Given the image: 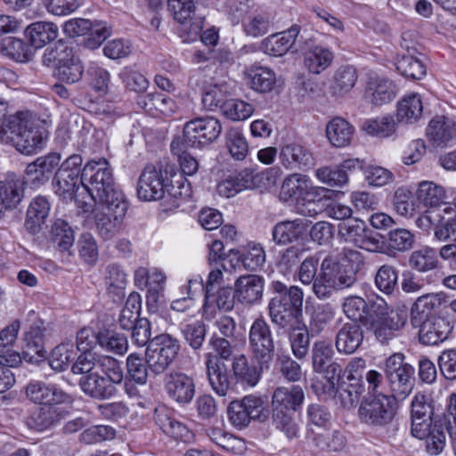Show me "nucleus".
I'll list each match as a JSON object with an SVG mask.
<instances>
[{"label": "nucleus", "mask_w": 456, "mask_h": 456, "mask_svg": "<svg viewBox=\"0 0 456 456\" xmlns=\"http://www.w3.org/2000/svg\"><path fill=\"white\" fill-rule=\"evenodd\" d=\"M309 222L297 218L277 223L272 230L273 240L277 245H288L305 240L308 232Z\"/></svg>", "instance_id": "21"}, {"label": "nucleus", "mask_w": 456, "mask_h": 456, "mask_svg": "<svg viewBox=\"0 0 456 456\" xmlns=\"http://www.w3.org/2000/svg\"><path fill=\"white\" fill-rule=\"evenodd\" d=\"M249 87L260 94L271 92L276 84V75L265 66L252 65L245 71Z\"/></svg>", "instance_id": "35"}, {"label": "nucleus", "mask_w": 456, "mask_h": 456, "mask_svg": "<svg viewBox=\"0 0 456 456\" xmlns=\"http://www.w3.org/2000/svg\"><path fill=\"white\" fill-rule=\"evenodd\" d=\"M77 352V345L74 343H61L52 350L48 360L49 365L56 371H62L75 360Z\"/></svg>", "instance_id": "52"}, {"label": "nucleus", "mask_w": 456, "mask_h": 456, "mask_svg": "<svg viewBox=\"0 0 456 456\" xmlns=\"http://www.w3.org/2000/svg\"><path fill=\"white\" fill-rule=\"evenodd\" d=\"M35 123L12 142L15 149L22 154L32 155L41 150L47 139L48 132Z\"/></svg>", "instance_id": "31"}, {"label": "nucleus", "mask_w": 456, "mask_h": 456, "mask_svg": "<svg viewBox=\"0 0 456 456\" xmlns=\"http://www.w3.org/2000/svg\"><path fill=\"white\" fill-rule=\"evenodd\" d=\"M102 210L95 215V226L99 236L109 240L118 235L122 229L123 221L128 208L126 200L100 204Z\"/></svg>", "instance_id": "11"}, {"label": "nucleus", "mask_w": 456, "mask_h": 456, "mask_svg": "<svg viewBox=\"0 0 456 456\" xmlns=\"http://www.w3.org/2000/svg\"><path fill=\"white\" fill-rule=\"evenodd\" d=\"M364 332L360 323L346 322L337 331L335 347L339 354H352L362 346Z\"/></svg>", "instance_id": "23"}, {"label": "nucleus", "mask_w": 456, "mask_h": 456, "mask_svg": "<svg viewBox=\"0 0 456 456\" xmlns=\"http://www.w3.org/2000/svg\"><path fill=\"white\" fill-rule=\"evenodd\" d=\"M358 75L356 69L350 65L339 67L334 73L329 92L337 99L346 96L355 86Z\"/></svg>", "instance_id": "37"}, {"label": "nucleus", "mask_w": 456, "mask_h": 456, "mask_svg": "<svg viewBox=\"0 0 456 456\" xmlns=\"http://www.w3.org/2000/svg\"><path fill=\"white\" fill-rule=\"evenodd\" d=\"M304 400L305 393L300 386L278 387L272 395V409L296 412L301 409Z\"/></svg>", "instance_id": "25"}, {"label": "nucleus", "mask_w": 456, "mask_h": 456, "mask_svg": "<svg viewBox=\"0 0 456 456\" xmlns=\"http://www.w3.org/2000/svg\"><path fill=\"white\" fill-rule=\"evenodd\" d=\"M396 400L388 394H368L363 396L358 408L359 420L370 427H385L394 419Z\"/></svg>", "instance_id": "4"}, {"label": "nucleus", "mask_w": 456, "mask_h": 456, "mask_svg": "<svg viewBox=\"0 0 456 456\" xmlns=\"http://www.w3.org/2000/svg\"><path fill=\"white\" fill-rule=\"evenodd\" d=\"M206 434L211 442L224 452L241 454L247 449L243 439L221 428L211 427L206 430Z\"/></svg>", "instance_id": "40"}, {"label": "nucleus", "mask_w": 456, "mask_h": 456, "mask_svg": "<svg viewBox=\"0 0 456 456\" xmlns=\"http://www.w3.org/2000/svg\"><path fill=\"white\" fill-rule=\"evenodd\" d=\"M193 0H167V10L180 24L179 36L183 42H193L203 29V18L195 16Z\"/></svg>", "instance_id": "8"}, {"label": "nucleus", "mask_w": 456, "mask_h": 456, "mask_svg": "<svg viewBox=\"0 0 456 456\" xmlns=\"http://www.w3.org/2000/svg\"><path fill=\"white\" fill-rule=\"evenodd\" d=\"M427 135L436 146L446 144L456 137V122L444 116L435 117L427 127Z\"/></svg>", "instance_id": "34"}, {"label": "nucleus", "mask_w": 456, "mask_h": 456, "mask_svg": "<svg viewBox=\"0 0 456 456\" xmlns=\"http://www.w3.org/2000/svg\"><path fill=\"white\" fill-rule=\"evenodd\" d=\"M143 107L149 110H156L163 115H171L175 112V102L167 94L163 93H150L142 97Z\"/></svg>", "instance_id": "64"}, {"label": "nucleus", "mask_w": 456, "mask_h": 456, "mask_svg": "<svg viewBox=\"0 0 456 456\" xmlns=\"http://www.w3.org/2000/svg\"><path fill=\"white\" fill-rule=\"evenodd\" d=\"M107 292L114 303H120L125 297L127 284L126 273L117 264L108 265L104 272Z\"/></svg>", "instance_id": "36"}, {"label": "nucleus", "mask_w": 456, "mask_h": 456, "mask_svg": "<svg viewBox=\"0 0 456 456\" xmlns=\"http://www.w3.org/2000/svg\"><path fill=\"white\" fill-rule=\"evenodd\" d=\"M417 200L429 208H436L441 205L445 197L444 188L433 182L422 181L416 191Z\"/></svg>", "instance_id": "55"}, {"label": "nucleus", "mask_w": 456, "mask_h": 456, "mask_svg": "<svg viewBox=\"0 0 456 456\" xmlns=\"http://www.w3.org/2000/svg\"><path fill=\"white\" fill-rule=\"evenodd\" d=\"M354 129L346 119L337 117L326 126V134L330 142L338 148L350 144Z\"/></svg>", "instance_id": "42"}, {"label": "nucleus", "mask_w": 456, "mask_h": 456, "mask_svg": "<svg viewBox=\"0 0 456 456\" xmlns=\"http://www.w3.org/2000/svg\"><path fill=\"white\" fill-rule=\"evenodd\" d=\"M60 420V415L53 404L43 405L32 411L28 424L31 428L42 431Z\"/></svg>", "instance_id": "54"}, {"label": "nucleus", "mask_w": 456, "mask_h": 456, "mask_svg": "<svg viewBox=\"0 0 456 456\" xmlns=\"http://www.w3.org/2000/svg\"><path fill=\"white\" fill-rule=\"evenodd\" d=\"M295 412L272 409V422L289 440L299 437L300 428L294 417Z\"/></svg>", "instance_id": "53"}, {"label": "nucleus", "mask_w": 456, "mask_h": 456, "mask_svg": "<svg viewBox=\"0 0 456 456\" xmlns=\"http://www.w3.org/2000/svg\"><path fill=\"white\" fill-rule=\"evenodd\" d=\"M414 368L404 362V355L396 353L386 361L385 373L389 383L390 396L404 399L414 387Z\"/></svg>", "instance_id": "7"}, {"label": "nucleus", "mask_w": 456, "mask_h": 456, "mask_svg": "<svg viewBox=\"0 0 456 456\" xmlns=\"http://www.w3.org/2000/svg\"><path fill=\"white\" fill-rule=\"evenodd\" d=\"M308 176L294 173L289 175L282 182L280 198L283 201L296 200L300 202L304 191L307 189Z\"/></svg>", "instance_id": "46"}, {"label": "nucleus", "mask_w": 456, "mask_h": 456, "mask_svg": "<svg viewBox=\"0 0 456 456\" xmlns=\"http://www.w3.org/2000/svg\"><path fill=\"white\" fill-rule=\"evenodd\" d=\"M75 55L73 49L62 40L46 48L43 55V63L47 67H56L69 61Z\"/></svg>", "instance_id": "56"}, {"label": "nucleus", "mask_w": 456, "mask_h": 456, "mask_svg": "<svg viewBox=\"0 0 456 456\" xmlns=\"http://www.w3.org/2000/svg\"><path fill=\"white\" fill-rule=\"evenodd\" d=\"M415 53V48H408L406 53L399 54L395 61V68L406 78L419 80L425 77L427 69L423 61Z\"/></svg>", "instance_id": "33"}, {"label": "nucleus", "mask_w": 456, "mask_h": 456, "mask_svg": "<svg viewBox=\"0 0 456 456\" xmlns=\"http://www.w3.org/2000/svg\"><path fill=\"white\" fill-rule=\"evenodd\" d=\"M35 123H39V119L29 110H19L14 114L5 116L2 119L0 127L2 140L12 142L16 137L25 133L28 128H31Z\"/></svg>", "instance_id": "18"}, {"label": "nucleus", "mask_w": 456, "mask_h": 456, "mask_svg": "<svg viewBox=\"0 0 456 456\" xmlns=\"http://www.w3.org/2000/svg\"><path fill=\"white\" fill-rule=\"evenodd\" d=\"M387 310L386 301L378 297L375 302L370 303L369 314L362 320V325L383 345L399 336L408 319L405 309L390 312Z\"/></svg>", "instance_id": "3"}, {"label": "nucleus", "mask_w": 456, "mask_h": 456, "mask_svg": "<svg viewBox=\"0 0 456 456\" xmlns=\"http://www.w3.org/2000/svg\"><path fill=\"white\" fill-rule=\"evenodd\" d=\"M270 303L281 304L288 308L303 309L304 291L297 285H288L281 281L269 284Z\"/></svg>", "instance_id": "22"}, {"label": "nucleus", "mask_w": 456, "mask_h": 456, "mask_svg": "<svg viewBox=\"0 0 456 456\" xmlns=\"http://www.w3.org/2000/svg\"><path fill=\"white\" fill-rule=\"evenodd\" d=\"M24 190L23 180L16 176H8L0 182V199L9 209L16 208L24 198Z\"/></svg>", "instance_id": "45"}, {"label": "nucleus", "mask_w": 456, "mask_h": 456, "mask_svg": "<svg viewBox=\"0 0 456 456\" xmlns=\"http://www.w3.org/2000/svg\"><path fill=\"white\" fill-rule=\"evenodd\" d=\"M83 159L79 154H72L60 163L53 178L55 193L65 200H72L81 183Z\"/></svg>", "instance_id": "9"}, {"label": "nucleus", "mask_w": 456, "mask_h": 456, "mask_svg": "<svg viewBox=\"0 0 456 456\" xmlns=\"http://www.w3.org/2000/svg\"><path fill=\"white\" fill-rule=\"evenodd\" d=\"M279 159L281 164L289 170H307L314 163L312 151L296 142L281 146Z\"/></svg>", "instance_id": "17"}, {"label": "nucleus", "mask_w": 456, "mask_h": 456, "mask_svg": "<svg viewBox=\"0 0 456 456\" xmlns=\"http://www.w3.org/2000/svg\"><path fill=\"white\" fill-rule=\"evenodd\" d=\"M285 331L289 333L293 355L298 360L305 359L310 346L309 330L305 322Z\"/></svg>", "instance_id": "48"}, {"label": "nucleus", "mask_w": 456, "mask_h": 456, "mask_svg": "<svg viewBox=\"0 0 456 456\" xmlns=\"http://www.w3.org/2000/svg\"><path fill=\"white\" fill-rule=\"evenodd\" d=\"M417 326H419V342L427 346H435L444 342L453 330L452 322L443 316H432Z\"/></svg>", "instance_id": "16"}, {"label": "nucleus", "mask_w": 456, "mask_h": 456, "mask_svg": "<svg viewBox=\"0 0 456 456\" xmlns=\"http://www.w3.org/2000/svg\"><path fill=\"white\" fill-rule=\"evenodd\" d=\"M235 256L236 263L241 264L246 270L255 271L265 261V253L259 246L248 249H231V256Z\"/></svg>", "instance_id": "58"}, {"label": "nucleus", "mask_w": 456, "mask_h": 456, "mask_svg": "<svg viewBox=\"0 0 456 456\" xmlns=\"http://www.w3.org/2000/svg\"><path fill=\"white\" fill-rule=\"evenodd\" d=\"M333 59L334 54L330 49L315 45L305 53L304 64L310 73L318 75L331 65Z\"/></svg>", "instance_id": "43"}, {"label": "nucleus", "mask_w": 456, "mask_h": 456, "mask_svg": "<svg viewBox=\"0 0 456 456\" xmlns=\"http://www.w3.org/2000/svg\"><path fill=\"white\" fill-rule=\"evenodd\" d=\"M49 236L53 246L61 252L69 251L75 240L73 229L63 219H56L53 222Z\"/></svg>", "instance_id": "47"}, {"label": "nucleus", "mask_w": 456, "mask_h": 456, "mask_svg": "<svg viewBox=\"0 0 456 456\" xmlns=\"http://www.w3.org/2000/svg\"><path fill=\"white\" fill-rule=\"evenodd\" d=\"M223 127L219 119L206 116L192 118L183 126V137L191 148H202L217 140Z\"/></svg>", "instance_id": "10"}, {"label": "nucleus", "mask_w": 456, "mask_h": 456, "mask_svg": "<svg viewBox=\"0 0 456 456\" xmlns=\"http://www.w3.org/2000/svg\"><path fill=\"white\" fill-rule=\"evenodd\" d=\"M78 385L86 395L99 401L109 400L118 392L117 383L101 373L81 377Z\"/></svg>", "instance_id": "19"}, {"label": "nucleus", "mask_w": 456, "mask_h": 456, "mask_svg": "<svg viewBox=\"0 0 456 456\" xmlns=\"http://www.w3.org/2000/svg\"><path fill=\"white\" fill-rule=\"evenodd\" d=\"M180 331L184 341L194 351L202 347L207 334L206 324L202 321L181 324Z\"/></svg>", "instance_id": "60"}, {"label": "nucleus", "mask_w": 456, "mask_h": 456, "mask_svg": "<svg viewBox=\"0 0 456 456\" xmlns=\"http://www.w3.org/2000/svg\"><path fill=\"white\" fill-rule=\"evenodd\" d=\"M165 389L169 398L184 406L192 402L196 394V384L191 376L182 371H175L167 376Z\"/></svg>", "instance_id": "13"}, {"label": "nucleus", "mask_w": 456, "mask_h": 456, "mask_svg": "<svg viewBox=\"0 0 456 456\" xmlns=\"http://www.w3.org/2000/svg\"><path fill=\"white\" fill-rule=\"evenodd\" d=\"M248 348L260 369H268L273 360L275 345L271 327L263 316L256 318L249 327Z\"/></svg>", "instance_id": "6"}, {"label": "nucleus", "mask_w": 456, "mask_h": 456, "mask_svg": "<svg viewBox=\"0 0 456 456\" xmlns=\"http://www.w3.org/2000/svg\"><path fill=\"white\" fill-rule=\"evenodd\" d=\"M64 33L69 37H76L89 35L94 42V45H100L109 36L110 32L101 24L94 25L90 20L76 18L64 23Z\"/></svg>", "instance_id": "29"}, {"label": "nucleus", "mask_w": 456, "mask_h": 456, "mask_svg": "<svg viewBox=\"0 0 456 456\" xmlns=\"http://www.w3.org/2000/svg\"><path fill=\"white\" fill-rule=\"evenodd\" d=\"M45 322L41 319L36 320L24 334V347L22 355L28 362L37 361V357H45L46 351L45 350Z\"/></svg>", "instance_id": "26"}, {"label": "nucleus", "mask_w": 456, "mask_h": 456, "mask_svg": "<svg viewBox=\"0 0 456 456\" xmlns=\"http://www.w3.org/2000/svg\"><path fill=\"white\" fill-rule=\"evenodd\" d=\"M232 370L237 382L255 387L260 379L263 369L249 363L245 354H238L232 358Z\"/></svg>", "instance_id": "41"}, {"label": "nucleus", "mask_w": 456, "mask_h": 456, "mask_svg": "<svg viewBox=\"0 0 456 456\" xmlns=\"http://www.w3.org/2000/svg\"><path fill=\"white\" fill-rule=\"evenodd\" d=\"M299 31L300 27L293 25L287 30L272 34L261 41L259 49L272 56H282L293 46Z\"/></svg>", "instance_id": "24"}, {"label": "nucleus", "mask_w": 456, "mask_h": 456, "mask_svg": "<svg viewBox=\"0 0 456 456\" xmlns=\"http://www.w3.org/2000/svg\"><path fill=\"white\" fill-rule=\"evenodd\" d=\"M423 114V103L419 94L405 95L397 102V123L413 124L418 122Z\"/></svg>", "instance_id": "38"}, {"label": "nucleus", "mask_w": 456, "mask_h": 456, "mask_svg": "<svg viewBox=\"0 0 456 456\" xmlns=\"http://www.w3.org/2000/svg\"><path fill=\"white\" fill-rule=\"evenodd\" d=\"M90 330L82 329L77 335V349L83 351L76 359L71 366V371L74 374L85 377L96 373L97 354L88 349L93 341L86 342Z\"/></svg>", "instance_id": "20"}, {"label": "nucleus", "mask_w": 456, "mask_h": 456, "mask_svg": "<svg viewBox=\"0 0 456 456\" xmlns=\"http://www.w3.org/2000/svg\"><path fill=\"white\" fill-rule=\"evenodd\" d=\"M80 179L81 184L86 189L92 200V202L76 200L77 207L85 213L92 212L96 204L116 201V198L120 200H126L123 192L117 188L112 170L104 159L88 161L83 167Z\"/></svg>", "instance_id": "2"}, {"label": "nucleus", "mask_w": 456, "mask_h": 456, "mask_svg": "<svg viewBox=\"0 0 456 456\" xmlns=\"http://www.w3.org/2000/svg\"><path fill=\"white\" fill-rule=\"evenodd\" d=\"M364 265L362 254L351 248H343L338 256H327L320 265L317 282L313 292L319 299H327L334 291L353 287L357 273Z\"/></svg>", "instance_id": "1"}, {"label": "nucleus", "mask_w": 456, "mask_h": 456, "mask_svg": "<svg viewBox=\"0 0 456 456\" xmlns=\"http://www.w3.org/2000/svg\"><path fill=\"white\" fill-rule=\"evenodd\" d=\"M399 270L389 264L379 267L374 276L376 288L387 296L393 295L398 290Z\"/></svg>", "instance_id": "50"}, {"label": "nucleus", "mask_w": 456, "mask_h": 456, "mask_svg": "<svg viewBox=\"0 0 456 456\" xmlns=\"http://www.w3.org/2000/svg\"><path fill=\"white\" fill-rule=\"evenodd\" d=\"M234 287L237 302L244 306H252L262 301L265 279L257 274L241 275L235 281Z\"/></svg>", "instance_id": "15"}, {"label": "nucleus", "mask_w": 456, "mask_h": 456, "mask_svg": "<svg viewBox=\"0 0 456 456\" xmlns=\"http://www.w3.org/2000/svg\"><path fill=\"white\" fill-rule=\"evenodd\" d=\"M411 434L414 437L423 439L434 425V407L432 401L425 395L417 394L411 403Z\"/></svg>", "instance_id": "12"}, {"label": "nucleus", "mask_w": 456, "mask_h": 456, "mask_svg": "<svg viewBox=\"0 0 456 456\" xmlns=\"http://www.w3.org/2000/svg\"><path fill=\"white\" fill-rule=\"evenodd\" d=\"M149 366L146 358L138 354H130L126 358L127 378L139 385H144L148 379Z\"/></svg>", "instance_id": "61"}, {"label": "nucleus", "mask_w": 456, "mask_h": 456, "mask_svg": "<svg viewBox=\"0 0 456 456\" xmlns=\"http://www.w3.org/2000/svg\"><path fill=\"white\" fill-rule=\"evenodd\" d=\"M25 33L31 45L41 48L58 37V27L53 22L37 21L28 26Z\"/></svg>", "instance_id": "44"}, {"label": "nucleus", "mask_w": 456, "mask_h": 456, "mask_svg": "<svg viewBox=\"0 0 456 456\" xmlns=\"http://www.w3.org/2000/svg\"><path fill=\"white\" fill-rule=\"evenodd\" d=\"M305 252V248L297 245L286 248L279 253L277 267L283 273H291L297 268Z\"/></svg>", "instance_id": "63"}, {"label": "nucleus", "mask_w": 456, "mask_h": 456, "mask_svg": "<svg viewBox=\"0 0 456 456\" xmlns=\"http://www.w3.org/2000/svg\"><path fill=\"white\" fill-rule=\"evenodd\" d=\"M147 346L154 351L156 349L157 354L174 362L178 355L181 345L177 338L163 333L153 338Z\"/></svg>", "instance_id": "57"}, {"label": "nucleus", "mask_w": 456, "mask_h": 456, "mask_svg": "<svg viewBox=\"0 0 456 456\" xmlns=\"http://www.w3.org/2000/svg\"><path fill=\"white\" fill-rule=\"evenodd\" d=\"M334 350L331 344L326 340L315 341L311 349V360L313 370H322V367L332 363Z\"/></svg>", "instance_id": "62"}, {"label": "nucleus", "mask_w": 456, "mask_h": 456, "mask_svg": "<svg viewBox=\"0 0 456 456\" xmlns=\"http://www.w3.org/2000/svg\"><path fill=\"white\" fill-rule=\"evenodd\" d=\"M443 298L436 293H428L419 297L411 308V321L414 326L430 319L433 312L442 305Z\"/></svg>", "instance_id": "39"}, {"label": "nucleus", "mask_w": 456, "mask_h": 456, "mask_svg": "<svg viewBox=\"0 0 456 456\" xmlns=\"http://www.w3.org/2000/svg\"><path fill=\"white\" fill-rule=\"evenodd\" d=\"M51 204L47 197L34 198L27 209L24 227L28 232L36 235L41 232L49 216Z\"/></svg>", "instance_id": "28"}, {"label": "nucleus", "mask_w": 456, "mask_h": 456, "mask_svg": "<svg viewBox=\"0 0 456 456\" xmlns=\"http://www.w3.org/2000/svg\"><path fill=\"white\" fill-rule=\"evenodd\" d=\"M153 419L159 428L167 436L183 443H191L194 435L189 428L176 419L171 410L165 406L155 409Z\"/></svg>", "instance_id": "14"}, {"label": "nucleus", "mask_w": 456, "mask_h": 456, "mask_svg": "<svg viewBox=\"0 0 456 456\" xmlns=\"http://www.w3.org/2000/svg\"><path fill=\"white\" fill-rule=\"evenodd\" d=\"M268 315L271 322L283 331L304 322L303 309L288 308L281 304L268 302Z\"/></svg>", "instance_id": "32"}, {"label": "nucleus", "mask_w": 456, "mask_h": 456, "mask_svg": "<svg viewBox=\"0 0 456 456\" xmlns=\"http://www.w3.org/2000/svg\"><path fill=\"white\" fill-rule=\"evenodd\" d=\"M26 395L30 401L42 405L65 403L69 398L67 393L42 381L29 382L26 387Z\"/></svg>", "instance_id": "27"}, {"label": "nucleus", "mask_w": 456, "mask_h": 456, "mask_svg": "<svg viewBox=\"0 0 456 456\" xmlns=\"http://www.w3.org/2000/svg\"><path fill=\"white\" fill-rule=\"evenodd\" d=\"M409 265L422 273L436 270L439 265L436 250L430 247L414 250L409 256Z\"/></svg>", "instance_id": "49"}, {"label": "nucleus", "mask_w": 456, "mask_h": 456, "mask_svg": "<svg viewBox=\"0 0 456 456\" xmlns=\"http://www.w3.org/2000/svg\"><path fill=\"white\" fill-rule=\"evenodd\" d=\"M209 385L216 394L225 396L232 388V379L224 362L211 357L206 362Z\"/></svg>", "instance_id": "30"}, {"label": "nucleus", "mask_w": 456, "mask_h": 456, "mask_svg": "<svg viewBox=\"0 0 456 456\" xmlns=\"http://www.w3.org/2000/svg\"><path fill=\"white\" fill-rule=\"evenodd\" d=\"M172 181L167 167L158 162L147 164L142 169L137 183L138 198L144 201L159 200L166 193L170 194Z\"/></svg>", "instance_id": "5"}, {"label": "nucleus", "mask_w": 456, "mask_h": 456, "mask_svg": "<svg viewBox=\"0 0 456 456\" xmlns=\"http://www.w3.org/2000/svg\"><path fill=\"white\" fill-rule=\"evenodd\" d=\"M95 338L102 348L118 354H123L128 349L126 337L114 330L99 331Z\"/></svg>", "instance_id": "59"}, {"label": "nucleus", "mask_w": 456, "mask_h": 456, "mask_svg": "<svg viewBox=\"0 0 456 456\" xmlns=\"http://www.w3.org/2000/svg\"><path fill=\"white\" fill-rule=\"evenodd\" d=\"M386 248L390 253L405 252L410 250L415 242L414 234L403 228H396L388 232L385 237Z\"/></svg>", "instance_id": "51"}]
</instances>
